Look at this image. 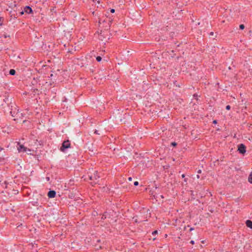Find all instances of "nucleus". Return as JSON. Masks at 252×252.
Listing matches in <instances>:
<instances>
[{"mask_svg":"<svg viewBox=\"0 0 252 252\" xmlns=\"http://www.w3.org/2000/svg\"><path fill=\"white\" fill-rule=\"evenodd\" d=\"M101 36H102V35H101V34L99 36L98 38L99 39H101V40H102V39L101 38Z\"/></svg>","mask_w":252,"mask_h":252,"instance_id":"obj_17","label":"nucleus"},{"mask_svg":"<svg viewBox=\"0 0 252 252\" xmlns=\"http://www.w3.org/2000/svg\"><path fill=\"white\" fill-rule=\"evenodd\" d=\"M190 243H191V244H194V241H192H192H190Z\"/></svg>","mask_w":252,"mask_h":252,"instance_id":"obj_19","label":"nucleus"},{"mask_svg":"<svg viewBox=\"0 0 252 252\" xmlns=\"http://www.w3.org/2000/svg\"><path fill=\"white\" fill-rule=\"evenodd\" d=\"M56 191L54 190H50L48 193V196L49 198H54L56 196Z\"/></svg>","mask_w":252,"mask_h":252,"instance_id":"obj_5","label":"nucleus"},{"mask_svg":"<svg viewBox=\"0 0 252 252\" xmlns=\"http://www.w3.org/2000/svg\"><path fill=\"white\" fill-rule=\"evenodd\" d=\"M211 34L213 35V32H211Z\"/></svg>","mask_w":252,"mask_h":252,"instance_id":"obj_26","label":"nucleus"},{"mask_svg":"<svg viewBox=\"0 0 252 252\" xmlns=\"http://www.w3.org/2000/svg\"><path fill=\"white\" fill-rule=\"evenodd\" d=\"M18 144L19 145V147H17V150H18L19 152H24L27 151V148L25 147L23 145H20L18 143Z\"/></svg>","mask_w":252,"mask_h":252,"instance_id":"obj_3","label":"nucleus"},{"mask_svg":"<svg viewBox=\"0 0 252 252\" xmlns=\"http://www.w3.org/2000/svg\"><path fill=\"white\" fill-rule=\"evenodd\" d=\"M93 177L92 176H90V180H93Z\"/></svg>","mask_w":252,"mask_h":252,"instance_id":"obj_21","label":"nucleus"},{"mask_svg":"<svg viewBox=\"0 0 252 252\" xmlns=\"http://www.w3.org/2000/svg\"><path fill=\"white\" fill-rule=\"evenodd\" d=\"M198 172V173H200V172H201V171H200V170H199Z\"/></svg>","mask_w":252,"mask_h":252,"instance_id":"obj_28","label":"nucleus"},{"mask_svg":"<svg viewBox=\"0 0 252 252\" xmlns=\"http://www.w3.org/2000/svg\"><path fill=\"white\" fill-rule=\"evenodd\" d=\"M238 151L240 153H241L242 154H244V153H246V147H245V146L244 144H241L238 146Z\"/></svg>","mask_w":252,"mask_h":252,"instance_id":"obj_1","label":"nucleus"},{"mask_svg":"<svg viewBox=\"0 0 252 252\" xmlns=\"http://www.w3.org/2000/svg\"><path fill=\"white\" fill-rule=\"evenodd\" d=\"M246 225L250 228H252V221L250 220H247L246 221Z\"/></svg>","mask_w":252,"mask_h":252,"instance_id":"obj_6","label":"nucleus"},{"mask_svg":"<svg viewBox=\"0 0 252 252\" xmlns=\"http://www.w3.org/2000/svg\"><path fill=\"white\" fill-rule=\"evenodd\" d=\"M128 181H132V178H131V177H129V178H128Z\"/></svg>","mask_w":252,"mask_h":252,"instance_id":"obj_18","label":"nucleus"},{"mask_svg":"<svg viewBox=\"0 0 252 252\" xmlns=\"http://www.w3.org/2000/svg\"><path fill=\"white\" fill-rule=\"evenodd\" d=\"M110 11H111V13H114L115 9H111Z\"/></svg>","mask_w":252,"mask_h":252,"instance_id":"obj_16","label":"nucleus"},{"mask_svg":"<svg viewBox=\"0 0 252 252\" xmlns=\"http://www.w3.org/2000/svg\"><path fill=\"white\" fill-rule=\"evenodd\" d=\"M226 109L227 110H230V106L229 105H227L226 107Z\"/></svg>","mask_w":252,"mask_h":252,"instance_id":"obj_13","label":"nucleus"},{"mask_svg":"<svg viewBox=\"0 0 252 252\" xmlns=\"http://www.w3.org/2000/svg\"><path fill=\"white\" fill-rule=\"evenodd\" d=\"M240 29L241 30H243L245 28V26L243 24H241L240 25Z\"/></svg>","mask_w":252,"mask_h":252,"instance_id":"obj_11","label":"nucleus"},{"mask_svg":"<svg viewBox=\"0 0 252 252\" xmlns=\"http://www.w3.org/2000/svg\"><path fill=\"white\" fill-rule=\"evenodd\" d=\"M16 71L14 69H11L9 71V74L12 75H14L15 74Z\"/></svg>","mask_w":252,"mask_h":252,"instance_id":"obj_8","label":"nucleus"},{"mask_svg":"<svg viewBox=\"0 0 252 252\" xmlns=\"http://www.w3.org/2000/svg\"><path fill=\"white\" fill-rule=\"evenodd\" d=\"M172 145H173V146H176V143H175V142L172 143Z\"/></svg>","mask_w":252,"mask_h":252,"instance_id":"obj_20","label":"nucleus"},{"mask_svg":"<svg viewBox=\"0 0 252 252\" xmlns=\"http://www.w3.org/2000/svg\"><path fill=\"white\" fill-rule=\"evenodd\" d=\"M182 177H183V178H184V177H185V175H184V174H183V175H182Z\"/></svg>","mask_w":252,"mask_h":252,"instance_id":"obj_23","label":"nucleus"},{"mask_svg":"<svg viewBox=\"0 0 252 252\" xmlns=\"http://www.w3.org/2000/svg\"><path fill=\"white\" fill-rule=\"evenodd\" d=\"M2 150V148H0V151Z\"/></svg>","mask_w":252,"mask_h":252,"instance_id":"obj_27","label":"nucleus"},{"mask_svg":"<svg viewBox=\"0 0 252 252\" xmlns=\"http://www.w3.org/2000/svg\"><path fill=\"white\" fill-rule=\"evenodd\" d=\"M157 233H158V231H157V230H155V231H154L152 233V234H153V235H154L157 234Z\"/></svg>","mask_w":252,"mask_h":252,"instance_id":"obj_12","label":"nucleus"},{"mask_svg":"<svg viewBox=\"0 0 252 252\" xmlns=\"http://www.w3.org/2000/svg\"><path fill=\"white\" fill-rule=\"evenodd\" d=\"M248 181L250 183L252 184V172L251 173L249 176Z\"/></svg>","mask_w":252,"mask_h":252,"instance_id":"obj_7","label":"nucleus"},{"mask_svg":"<svg viewBox=\"0 0 252 252\" xmlns=\"http://www.w3.org/2000/svg\"><path fill=\"white\" fill-rule=\"evenodd\" d=\"M96 60H97V62H100L101 60V58L100 56H97L96 58Z\"/></svg>","mask_w":252,"mask_h":252,"instance_id":"obj_9","label":"nucleus"},{"mask_svg":"<svg viewBox=\"0 0 252 252\" xmlns=\"http://www.w3.org/2000/svg\"><path fill=\"white\" fill-rule=\"evenodd\" d=\"M213 123H215V124H216V123H217V121H216V120H214V121H213Z\"/></svg>","mask_w":252,"mask_h":252,"instance_id":"obj_22","label":"nucleus"},{"mask_svg":"<svg viewBox=\"0 0 252 252\" xmlns=\"http://www.w3.org/2000/svg\"><path fill=\"white\" fill-rule=\"evenodd\" d=\"M3 36H4V37H5V38H6V35L3 34Z\"/></svg>","mask_w":252,"mask_h":252,"instance_id":"obj_24","label":"nucleus"},{"mask_svg":"<svg viewBox=\"0 0 252 252\" xmlns=\"http://www.w3.org/2000/svg\"><path fill=\"white\" fill-rule=\"evenodd\" d=\"M95 133L97 134H101V133H98V131L97 130H95V132H94Z\"/></svg>","mask_w":252,"mask_h":252,"instance_id":"obj_15","label":"nucleus"},{"mask_svg":"<svg viewBox=\"0 0 252 252\" xmlns=\"http://www.w3.org/2000/svg\"><path fill=\"white\" fill-rule=\"evenodd\" d=\"M193 230V228H191L190 229V231H191V230Z\"/></svg>","mask_w":252,"mask_h":252,"instance_id":"obj_25","label":"nucleus"},{"mask_svg":"<svg viewBox=\"0 0 252 252\" xmlns=\"http://www.w3.org/2000/svg\"><path fill=\"white\" fill-rule=\"evenodd\" d=\"M138 184H139V183H138V182H137V181H135V182H134V185L136 186H137V185H138Z\"/></svg>","mask_w":252,"mask_h":252,"instance_id":"obj_14","label":"nucleus"},{"mask_svg":"<svg viewBox=\"0 0 252 252\" xmlns=\"http://www.w3.org/2000/svg\"><path fill=\"white\" fill-rule=\"evenodd\" d=\"M26 152L28 155H31V154H32V153H31V150L30 149H28V148H27V152Z\"/></svg>","mask_w":252,"mask_h":252,"instance_id":"obj_10","label":"nucleus"},{"mask_svg":"<svg viewBox=\"0 0 252 252\" xmlns=\"http://www.w3.org/2000/svg\"><path fill=\"white\" fill-rule=\"evenodd\" d=\"M32 11V9L30 7L26 6L24 9V11H22L21 12H20V14L22 15L24 13V12L29 14L31 13Z\"/></svg>","mask_w":252,"mask_h":252,"instance_id":"obj_4","label":"nucleus"},{"mask_svg":"<svg viewBox=\"0 0 252 252\" xmlns=\"http://www.w3.org/2000/svg\"><path fill=\"white\" fill-rule=\"evenodd\" d=\"M70 143L68 141H64L62 144V146L61 147V150L63 151L64 149L69 147Z\"/></svg>","mask_w":252,"mask_h":252,"instance_id":"obj_2","label":"nucleus"}]
</instances>
